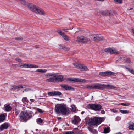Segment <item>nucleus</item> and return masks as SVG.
Listing matches in <instances>:
<instances>
[{
    "mask_svg": "<svg viewBox=\"0 0 134 134\" xmlns=\"http://www.w3.org/2000/svg\"><path fill=\"white\" fill-rule=\"evenodd\" d=\"M15 113H17L16 115H17L19 113V111L18 110H15Z\"/></svg>",
    "mask_w": 134,
    "mask_h": 134,
    "instance_id": "49",
    "label": "nucleus"
},
{
    "mask_svg": "<svg viewBox=\"0 0 134 134\" xmlns=\"http://www.w3.org/2000/svg\"><path fill=\"white\" fill-rule=\"evenodd\" d=\"M93 41L95 42L98 43L100 41H103L104 38L100 34H97L93 36Z\"/></svg>",
    "mask_w": 134,
    "mask_h": 134,
    "instance_id": "9",
    "label": "nucleus"
},
{
    "mask_svg": "<svg viewBox=\"0 0 134 134\" xmlns=\"http://www.w3.org/2000/svg\"><path fill=\"white\" fill-rule=\"evenodd\" d=\"M5 117L4 115L3 114L0 115V122H2L4 120Z\"/></svg>",
    "mask_w": 134,
    "mask_h": 134,
    "instance_id": "29",
    "label": "nucleus"
},
{
    "mask_svg": "<svg viewBox=\"0 0 134 134\" xmlns=\"http://www.w3.org/2000/svg\"><path fill=\"white\" fill-rule=\"evenodd\" d=\"M120 111L122 114L128 113L129 112V111L126 110H121Z\"/></svg>",
    "mask_w": 134,
    "mask_h": 134,
    "instance_id": "31",
    "label": "nucleus"
},
{
    "mask_svg": "<svg viewBox=\"0 0 134 134\" xmlns=\"http://www.w3.org/2000/svg\"><path fill=\"white\" fill-rule=\"evenodd\" d=\"M77 39L78 42L82 43H86L90 41V39L87 36H79L77 37Z\"/></svg>",
    "mask_w": 134,
    "mask_h": 134,
    "instance_id": "8",
    "label": "nucleus"
},
{
    "mask_svg": "<svg viewBox=\"0 0 134 134\" xmlns=\"http://www.w3.org/2000/svg\"><path fill=\"white\" fill-rule=\"evenodd\" d=\"M31 89L30 88H26L25 89L24 91L25 92H27L31 90Z\"/></svg>",
    "mask_w": 134,
    "mask_h": 134,
    "instance_id": "48",
    "label": "nucleus"
},
{
    "mask_svg": "<svg viewBox=\"0 0 134 134\" xmlns=\"http://www.w3.org/2000/svg\"><path fill=\"white\" fill-rule=\"evenodd\" d=\"M89 105L91 109L96 111L102 109L101 105L97 104H90Z\"/></svg>",
    "mask_w": 134,
    "mask_h": 134,
    "instance_id": "10",
    "label": "nucleus"
},
{
    "mask_svg": "<svg viewBox=\"0 0 134 134\" xmlns=\"http://www.w3.org/2000/svg\"><path fill=\"white\" fill-rule=\"evenodd\" d=\"M100 13L102 15L104 16H109L112 15V12L111 10H105L101 12Z\"/></svg>",
    "mask_w": 134,
    "mask_h": 134,
    "instance_id": "21",
    "label": "nucleus"
},
{
    "mask_svg": "<svg viewBox=\"0 0 134 134\" xmlns=\"http://www.w3.org/2000/svg\"><path fill=\"white\" fill-rule=\"evenodd\" d=\"M22 101L25 103H27L28 100L26 97L23 98L22 99Z\"/></svg>",
    "mask_w": 134,
    "mask_h": 134,
    "instance_id": "33",
    "label": "nucleus"
},
{
    "mask_svg": "<svg viewBox=\"0 0 134 134\" xmlns=\"http://www.w3.org/2000/svg\"><path fill=\"white\" fill-rule=\"evenodd\" d=\"M116 134H121L120 132H119L118 133H117Z\"/></svg>",
    "mask_w": 134,
    "mask_h": 134,
    "instance_id": "55",
    "label": "nucleus"
},
{
    "mask_svg": "<svg viewBox=\"0 0 134 134\" xmlns=\"http://www.w3.org/2000/svg\"><path fill=\"white\" fill-rule=\"evenodd\" d=\"M12 109L11 107L9 105H7L5 107V109L6 111H9Z\"/></svg>",
    "mask_w": 134,
    "mask_h": 134,
    "instance_id": "27",
    "label": "nucleus"
},
{
    "mask_svg": "<svg viewBox=\"0 0 134 134\" xmlns=\"http://www.w3.org/2000/svg\"><path fill=\"white\" fill-rule=\"evenodd\" d=\"M15 60L21 63L22 62V60L19 57H17L15 59Z\"/></svg>",
    "mask_w": 134,
    "mask_h": 134,
    "instance_id": "37",
    "label": "nucleus"
},
{
    "mask_svg": "<svg viewBox=\"0 0 134 134\" xmlns=\"http://www.w3.org/2000/svg\"><path fill=\"white\" fill-rule=\"evenodd\" d=\"M37 110L38 112L40 113H43L44 112L42 111V110L39 108L37 109Z\"/></svg>",
    "mask_w": 134,
    "mask_h": 134,
    "instance_id": "45",
    "label": "nucleus"
},
{
    "mask_svg": "<svg viewBox=\"0 0 134 134\" xmlns=\"http://www.w3.org/2000/svg\"><path fill=\"white\" fill-rule=\"evenodd\" d=\"M37 122L40 123H42L43 122V120L41 118H39L37 119Z\"/></svg>",
    "mask_w": 134,
    "mask_h": 134,
    "instance_id": "38",
    "label": "nucleus"
},
{
    "mask_svg": "<svg viewBox=\"0 0 134 134\" xmlns=\"http://www.w3.org/2000/svg\"><path fill=\"white\" fill-rule=\"evenodd\" d=\"M74 67L83 71H87L88 70L87 67L85 65L81 63H75L73 64Z\"/></svg>",
    "mask_w": 134,
    "mask_h": 134,
    "instance_id": "5",
    "label": "nucleus"
},
{
    "mask_svg": "<svg viewBox=\"0 0 134 134\" xmlns=\"http://www.w3.org/2000/svg\"><path fill=\"white\" fill-rule=\"evenodd\" d=\"M126 63L128 64L131 63V61L130 59L129 58H127Z\"/></svg>",
    "mask_w": 134,
    "mask_h": 134,
    "instance_id": "36",
    "label": "nucleus"
},
{
    "mask_svg": "<svg viewBox=\"0 0 134 134\" xmlns=\"http://www.w3.org/2000/svg\"><path fill=\"white\" fill-rule=\"evenodd\" d=\"M68 82L72 81L73 82H85L86 81V80L84 79H81L77 78H68L66 80Z\"/></svg>",
    "mask_w": 134,
    "mask_h": 134,
    "instance_id": "11",
    "label": "nucleus"
},
{
    "mask_svg": "<svg viewBox=\"0 0 134 134\" xmlns=\"http://www.w3.org/2000/svg\"><path fill=\"white\" fill-rule=\"evenodd\" d=\"M36 71L37 72H39L41 73H45L47 71V70L45 69H38L36 70Z\"/></svg>",
    "mask_w": 134,
    "mask_h": 134,
    "instance_id": "25",
    "label": "nucleus"
},
{
    "mask_svg": "<svg viewBox=\"0 0 134 134\" xmlns=\"http://www.w3.org/2000/svg\"><path fill=\"white\" fill-rule=\"evenodd\" d=\"M35 13L41 16H44L46 14L45 12L43 10L39 7L37 8Z\"/></svg>",
    "mask_w": 134,
    "mask_h": 134,
    "instance_id": "16",
    "label": "nucleus"
},
{
    "mask_svg": "<svg viewBox=\"0 0 134 134\" xmlns=\"http://www.w3.org/2000/svg\"><path fill=\"white\" fill-rule=\"evenodd\" d=\"M71 111L72 112H75L76 111V109L75 106L74 105H72L71 106Z\"/></svg>",
    "mask_w": 134,
    "mask_h": 134,
    "instance_id": "32",
    "label": "nucleus"
},
{
    "mask_svg": "<svg viewBox=\"0 0 134 134\" xmlns=\"http://www.w3.org/2000/svg\"><path fill=\"white\" fill-rule=\"evenodd\" d=\"M129 128L130 129L134 130V125H130L129 126Z\"/></svg>",
    "mask_w": 134,
    "mask_h": 134,
    "instance_id": "39",
    "label": "nucleus"
},
{
    "mask_svg": "<svg viewBox=\"0 0 134 134\" xmlns=\"http://www.w3.org/2000/svg\"><path fill=\"white\" fill-rule=\"evenodd\" d=\"M55 110L57 114H59L60 113L64 115L68 114L69 111L64 105L58 104L55 106Z\"/></svg>",
    "mask_w": 134,
    "mask_h": 134,
    "instance_id": "2",
    "label": "nucleus"
},
{
    "mask_svg": "<svg viewBox=\"0 0 134 134\" xmlns=\"http://www.w3.org/2000/svg\"><path fill=\"white\" fill-rule=\"evenodd\" d=\"M55 74L48 73L45 75L46 79L45 81L47 83L55 82Z\"/></svg>",
    "mask_w": 134,
    "mask_h": 134,
    "instance_id": "4",
    "label": "nucleus"
},
{
    "mask_svg": "<svg viewBox=\"0 0 134 134\" xmlns=\"http://www.w3.org/2000/svg\"><path fill=\"white\" fill-rule=\"evenodd\" d=\"M80 121V119L78 116H75L74 120L72 121V122L75 124H76L79 122Z\"/></svg>",
    "mask_w": 134,
    "mask_h": 134,
    "instance_id": "23",
    "label": "nucleus"
},
{
    "mask_svg": "<svg viewBox=\"0 0 134 134\" xmlns=\"http://www.w3.org/2000/svg\"><path fill=\"white\" fill-rule=\"evenodd\" d=\"M19 67L21 68H38V65L31 64L29 63L23 64L20 65Z\"/></svg>",
    "mask_w": 134,
    "mask_h": 134,
    "instance_id": "6",
    "label": "nucleus"
},
{
    "mask_svg": "<svg viewBox=\"0 0 134 134\" xmlns=\"http://www.w3.org/2000/svg\"><path fill=\"white\" fill-rule=\"evenodd\" d=\"M114 1L115 2H118L120 4H121L122 3V0H114Z\"/></svg>",
    "mask_w": 134,
    "mask_h": 134,
    "instance_id": "42",
    "label": "nucleus"
},
{
    "mask_svg": "<svg viewBox=\"0 0 134 134\" xmlns=\"http://www.w3.org/2000/svg\"><path fill=\"white\" fill-rule=\"evenodd\" d=\"M19 85L14 86H12V89H13L15 90L17 89L19 90Z\"/></svg>",
    "mask_w": 134,
    "mask_h": 134,
    "instance_id": "34",
    "label": "nucleus"
},
{
    "mask_svg": "<svg viewBox=\"0 0 134 134\" xmlns=\"http://www.w3.org/2000/svg\"><path fill=\"white\" fill-rule=\"evenodd\" d=\"M57 32L62 36L65 40L67 41H69L70 39L69 37L64 32H62L61 29H58L57 31Z\"/></svg>",
    "mask_w": 134,
    "mask_h": 134,
    "instance_id": "12",
    "label": "nucleus"
},
{
    "mask_svg": "<svg viewBox=\"0 0 134 134\" xmlns=\"http://www.w3.org/2000/svg\"><path fill=\"white\" fill-rule=\"evenodd\" d=\"M132 8H131L130 9V10H132Z\"/></svg>",
    "mask_w": 134,
    "mask_h": 134,
    "instance_id": "56",
    "label": "nucleus"
},
{
    "mask_svg": "<svg viewBox=\"0 0 134 134\" xmlns=\"http://www.w3.org/2000/svg\"><path fill=\"white\" fill-rule=\"evenodd\" d=\"M15 39L18 40H22L23 39V38L21 37H16Z\"/></svg>",
    "mask_w": 134,
    "mask_h": 134,
    "instance_id": "44",
    "label": "nucleus"
},
{
    "mask_svg": "<svg viewBox=\"0 0 134 134\" xmlns=\"http://www.w3.org/2000/svg\"><path fill=\"white\" fill-rule=\"evenodd\" d=\"M61 119V118L60 117H59L57 118V119L58 120H59Z\"/></svg>",
    "mask_w": 134,
    "mask_h": 134,
    "instance_id": "53",
    "label": "nucleus"
},
{
    "mask_svg": "<svg viewBox=\"0 0 134 134\" xmlns=\"http://www.w3.org/2000/svg\"><path fill=\"white\" fill-rule=\"evenodd\" d=\"M28 8L32 12L35 13L38 7L33 4L29 3L27 6Z\"/></svg>",
    "mask_w": 134,
    "mask_h": 134,
    "instance_id": "13",
    "label": "nucleus"
},
{
    "mask_svg": "<svg viewBox=\"0 0 134 134\" xmlns=\"http://www.w3.org/2000/svg\"><path fill=\"white\" fill-rule=\"evenodd\" d=\"M93 97V96H92V98Z\"/></svg>",
    "mask_w": 134,
    "mask_h": 134,
    "instance_id": "57",
    "label": "nucleus"
},
{
    "mask_svg": "<svg viewBox=\"0 0 134 134\" xmlns=\"http://www.w3.org/2000/svg\"><path fill=\"white\" fill-rule=\"evenodd\" d=\"M64 46H62L61 44H59L58 46V47L59 48L61 49H63Z\"/></svg>",
    "mask_w": 134,
    "mask_h": 134,
    "instance_id": "40",
    "label": "nucleus"
},
{
    "mask_svg": "<svg viewBox=\"0 0 134 134\" xmlns=\"http://www.w3.org/2000/svg\"><path fill=\"white\" fill-rule=\"evenodd\" d=\"M47 94L50 96H54L55 95H60L62 94L61 92L58 91H54L49 92Z\"/></svg>",
    "mask_w": 134,
    "mask_h": 134,
    "instance_id": "20",
    "label": "nucleus"
},
{
    "mask_svg": "<svg viewBox=\"0 0 134 134\" xmlns=\"http://www.w3.org/2000/svg\"><path fill=\"white\" fill-rule=\"evenodd\" d=\"M87 88L88 89L95 88L100 90V84L98 83L95 84H93L91 86H87Z\"/></svg>",
    "mask_w": 134,
    "mask_h": 134,
    "instance_id": "18",
    "label": "nucleus"
},
{
    "mask_svg": "<svg viewBox=\"0 0 134 134\" xmlns=\"http://www.w3.org/2000/svg\"><path fill=\"white\" fill-rule=\"evenodd\" d=\"M125 68L130 73L134 75V69L131 68L129 67L125 66Z\"/></svg>",
    "mask_w": 134,
    "mask_h": 134,
    "instance_id": "26",
    "label": "nucleus"
},
{
    "mask_svg": "<svg viewBox=\"0 0 134 134\" xmlns=\"http://www.w3.org/2000/svg\"><path fill=\"white\" fill-rule=\"evenodd\" d=\"M110 110V111L114 113H116L117 112V111L115 109H111Z\"/></svg>",
    "mask_w": 134,
    "mask_h": 134,
    "instance_id": "41",
    "label": "nucleus"
},
{
    "mask_svg": "<svg viewBox=\"0 0 134 134\" xmlns=\"http://www.w3.org/2000/svg\"><path fill=\"white\" fill-rule=\"evenodd\" d=\"M9 126V125L8 123H5L1 125L0 126V131L3 130L4 129H6Z\"/></svg>",
    "mask_w": 134,
    "mask_h": 134,
    "instance_id": "22",
    "label": "nucleus"
},
{
    "mask_svg": "<svg viewBox=\"0 0 134 134\" xmlns=\"http://www.w3.org/2000/svg\"><path fill=\"white\" fill-rule=\"evenodd\" d=\"M104 120L103 118L97 117L92 118L89 120V124L90 125H95L97 124L99 125L104 121Z\"/></svg>",
    "mask_w": 134,
    "mask_h": 134,
    "instance_id": "3",
    "label": "nucleus"
},
{
    "mask_svg": "<svg viewBox=\"0 0 134 134\" xmlns=\"http://www.w3.org/2000/svg\"><path fill=\"white\" fill-rule=\"evenodd\" d=\"M84 113V111H82L81 112V114H83Z\"/></svg>",
    "mask_w": 134,
    "mask_h": 134,
    "instance_id": "54",
    "label": "nucleus"
},
{
    "mask_svg": "<svg viewBox=\"0 0 134 134\" xmlns=\"http://www.w3.org/2000/svg\"><path fill=\"white\" fill-rule=\"evenodd\" d=\"M118 105H122L124 106H129L130 105V104L129 103H121L117 104Z\"/></svg>",
    "mask_w": 134,
    "mask_h": 134,
    "instance_id": "30",
    "label": "nucleus"
},
{
    "mask_svg": "<svg viewBox=\"0 0 134 134\" xmlns=\"http://www.w3.org/2000/svg\"><path fill=\"white\" fill-rule=\"evenodd\" d=\"M100 90H103L105 88L108 89H114L116 88V87L113 85H105L104 84H100Z\"/></svg>",
    "mask_w": 134,
    "mask_h": 134,
    "instance_id": "14",
    "label": "nucleus"
},
{
    "mask_svg": "<svg viewBox=\"0 0 134 134\" xmlns=\"http://www.w3.org/2000/svg\"><path fill=\"white\" fill-rule=\"evenodd\" d=\"M60 86L65 89L66 90L68 91H74V89L71 86H70L66 84H61Z\"/></svg>",
    "mask_w": 134,
    "mask_h": 134,
    "instance_id": "17",
    "label": "nucleus"
},
{
    "mask_svg": "<svg viewBox=\"0 0 134 134\" xmlns=\"http://www.w3.org/2000/svg\"><path fill=\"white\" fill-rule=\"evenodd\" d=\"M70 48L69 47H66L64 46L63 48V50L66 51H68L70 50Z\"/></svg>",
    "mask_w": 134,
    "mask_h": 134,
    "instance_id": "35",
    "label": "nucleus"
},
{
    "mask_svg": "<svg viewBox=\"0 0 134 134\" xmlns=\"http://www.w3.org/2000/svg\"><path fill=\"white\" fill-rule=\"evenodd\" d=\"M64 81V77L63 75L55 74V82H62Z\"/></svg>",
    "mask_w": 134,
    "mask_h": 134,
    "instance_id": "15",
    "label": "nucleus"
},
{
    "mask_svg": "<svg viewBox=\"0 0 134 134\" xmlns=\"http://www.w3.org/2000/svg\"><path fill=\"white\" fill-rule=\"evenodd\" d=\"M127 58L123 56L119 57L118 58V61L124 62L126 63Z\"/></svg>",
    "mask_w": 134,
    "mask_h": 134,
    "instance_id": "24",
    "label": "nucleus"
},
{
    "mask_svg": "<svg viewBox=\"0 0 134 134\" xmlns=\"http://www.w3.org/2000/svg\"><path fill=\"white\" fill-rule=\"evenodd\" d=\"M101 113L102 114H104L105 113V112L104 110H102L101 111Z\"/></svg>",
    "mask_w": 134,
    "mask_h": 134,
    "instance_id": "50",
    "label": "nucleus"
},
{
    "mask_svg": "<svg viewBox=\"0 0 134 134\" xmlns=\"http://www.w3.org/2000/svg\"><path fill=\"white\" fill-rule=\"evenodd\" d=\"M70 29H63V31L65 32H68V30H70Z\"/></svg>",
    "mask_w": 134,
    "mask_h": 134,
    "instance_id": "47",
    "label": "nucleus"
},
{
    "mask_svg": "<svg viewBox=\"0 0 134 134\" xmlns=\"http://www.w3.org/2000/svg\"><path fill=\"white\" fill-rule=\"evenodd\" d=\"M104 51L106 53L111 54H120L119 52L114 48H108L105 49Z\"/></svg>",
    "mask_w": 134,
    "mask_h": 134,
    "instance_id": "7",
    "label": "nucleus"
},
{
    "mask_svg": "<svg viewBox=\"0 0 134 134\" xmlns=\"http://www.w3.org/2000/svg\"><path fill=\"white\" fill-rule=\"evenodd\" d=\"M19 90H20V88H23V86H20V85H19Z\"/></svg>",
    "mask_w": 134,
    "mask_h": 134,
    "instance_id": "51",
    "label": "nucleus"
},
{
    "mask_svg": "<svg viewBox=\"0 0 134 134\" xmlns=\"http://www.w3.org/2000/svg\"><path fill=\"white\" fill-rule=\"evenodd\" d=\"M114 73L113 72L111 71L100 72L99 73V75L101 76H107L112 75H114Z\"/></svg>",
    "mask_w": 134,
    "mask_h": 134,
    "instance_id": "19",
    "label": "nucleus"
},
{
    "mask_svg": "<svg viewBox=\"0 0 134 134\" xmlns=\"http://www.w3.org/2000/svg\"><path fill=\"white\" fill-rule=\"evenodd\" d=\"M74 133L73 132L69 131L63 133V134H72Z\"/></svg>",
    "mask_w": 134,
    "mask_h": 134,
    "instance_id": "43",
    "label": "nucleus"
},
{
    "mask_svg": "<svg viewBox=\"0 0 134 134\" xmlns=\"http://www.w3.org/2000/svg\"><path fill=\"white\" fill-rule=\"evenodd\" d=\"M34 115L33 113L31 111V108L27 107H24V110L22 111L20 114L21 120L25 122L32 118Z\"/></svg>",
    "mask_w": 134,
    "mask_h": 134,
    "instance_id": "1",
    "label": "nucleus"
},
{
    "mask_svg": "<svg viewBox=\"0 0 134 134\" xmlns=\"http://www.w3.org/2000/svg\"><path fill=\"white\" fill-rule=\"evenodd\" d=\"M110 131V130L109 128H105L104 129V131L103 133H109Z\"/></svg>",
    "mask_w": 134,
    "mask_h": 134,
    "instance_id": "28",
    "label": "nucleus"
},
{
    "mask_svg": "<svg viewBox=\"0 0 134 134\" xmlns=\"http://www.w3.org/2000/svg\"><path fill=\"white\" fill-rule=\"evenodd\" d=\"M79 129L77 128H75L74 129L73 131L77 133L78 132L77 130Z\"/></svg>",
    "mask_w": 134,
    "mask_h": 134,
    "instance_id": "46",
    "label": "nucleus"
},
{
    "mask_svg": "<svg viewBox=\"0 0 134 134\" xmlns=\"http://www.w3.org/2000/svg\"><path fill=\"white\" fill-rule=\"evenodd\" d=\"M30 100L31 101H32V102H34V99H30Z\"/></svg>",
    "mask_w": 134,
    "mask_h": 134,
    "instance_id": "52",
    "label": "nucleus"
}]
</instances>
